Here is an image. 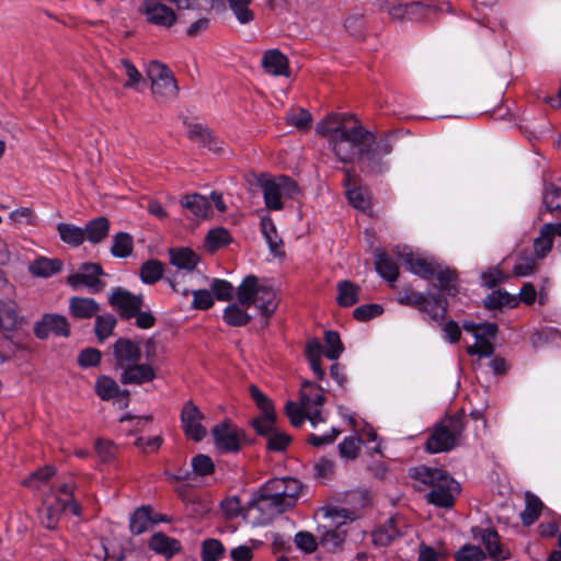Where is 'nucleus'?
Segmentation results:
<instances>
[{
    "instance_id": "c756f323",
    "label": "nucleus",
    "mask_w": 561,
    "mask_h": 561,
    "mask_svg": "<svg viewBox=\"0 0 561 561\" xmlns=\"http://www.w3.org/2000/svg\"><path fill=\"white\" fill-rule=\"evenodd\" d=\"M149 547L151 550L164 556L165 558H171L181 550L180 541L168 537L163 533L152 535L149 541Z\"/></svg>"
},
{
    "instance_id": "f257e3e1",
    "label": "nucleus",
    "mask_w": 561,
    "mask_h": 561,
    "mask_svg": "<svg viewBox=\"0 0 561 561\" xmlns=\"http://www.w3.org/2000/svg\"><path fill=\"white\" fill-rule=\"evenodd\" d=\"M319 135L329 139L337 159L343 163L358 159L359 169L368 174H381L387 164L383 158L393 150L394 136L383 133L376 137L353 115L333 113L317 124Z\"/></svg>"
},
{
    "instance_id": "f8f14e48",
    "label": "nucleus",
    "mask_w": 561,
    "mask_h": 561,
    "mask_svg": "<svg viewBox=\"0 0 561 561\" xmlns=\"http://www.w3.org/2000/svg\"><path fill=\"white\" fill-rule=\"evenodd\" d=\"M181 426L185 436L194 442H201L206 436L202 421L204 414L192 400L184 403L181 410Z\"/></svg>"
},
{
    "instance_id": "69168bd1",
    "label": "nucleus",
    "mask_w": 561,
    "mask_h": 561,
    "mask_svg": "<svg viewBox=\"0 0 561 561\" xmlns=\"http://www.w3.org/2000/svg\"><path fill=\"white\" fill-rule=\"evenodd\" d=\"M294 542L296 547L307 553H312L318 548L316 537L309 531H299L295 535Z\"/></svg>"
},
{
    "instance_id": "c85d7f7f",
    "label": "nucleus",
    "mask_w": 561,
    "mask_h": 561,
    "mask_svg": "<svg viewBox=\"0 0 561 561\" xmlns=\"http://www.w3.org/2000/svg\"><path fill=\"white\" fill-rule=\"evenodd\" d=\"M554 236L552 233V224H545L540 227L539 236L534 239V255L538 260L545 259L551 252Z\"/></svg>"
},
{
    "instance_id": "a18cd8bd",
    "label": "nucleus",
    "mask_w": 561,
    "mask_h": 561,
    "mask_svg": "<svg viewBox=\"0 0 561 561\" xmlns=\"http://www.w3.org/2000/svg\"><path fill=\"white\" fill-rule=\"evenodd\" d=\"M57 231L60 239L72 247H79L84 241V229L75 225L60 222L57 226Z\"/></svg>"
},
{
    "instance_id": "a211bd4d",
    "label": "nucleus",
    "mask_w": 561,
    "mask_h": 561,
    "mask_svg": "<svg viewBox=\"0 0 561 561\" xmlns=\"http://www.w3.org/2000/svg\"><path fill=\"white\" fill-rule=\"evenodd\" d=\"M150 88L157 101L173 99L178 94V82L172 72H147Z\"/></svg>"
},
{
    "instance_id": "2eb2a0df",
    "label": "nucleus",
    "mask_w": 561,
    "mask_h": 561,
    "mask_svg": "<svg viewBox=\"0 0 561 561\" xmlns=\"http://www.w3.org/2000/svg\"><path fill=\"white\" fill-rule=\"evenodd\" d=\"M472 536L474 539L481 540L485 548L486 557L493 561L510 559L511 553L508 549L502 545L497 531L493 528L474 527L472 528Z\"/></svg>"
},
{
    "instance_id": "423d86ee",
    "label": "nucleus",
    "mask_w": 561,
    "mask_h": 561,
    "mask_svg": "<svg viewBox=\"0 0 561 561\" xmlns=\"http://www.w3.org/2000/svg\"><path fill=\"white\" fill-rule=\"evenodd\" d=\"M261 489L285 513L296 505L302 484L299 480L290 477L274 478L265 482Z\"/></svg>"
},
{
    "instance_id": "3c124183",
    "label": "nucleus",
    "mask_w": 561,
    "mask_h": 561,
    "mask_svg": "<svg viewBox=\"0 0 561 561\" xmlns=\"http://www.w3.org/2000/svg\"><path fill=\"white\" fill-rule=\"evenodd\" d=\"M325 350L324 355L331 360L337 359L344 347L341 342L340 335L335 331H327L324 334Z\"/></svg>"
},
{
    "instance_id": "39448f33",
    "label": "nucleus",
    "mask_w": 561,
    "mask_h": 561,
    "mask_svg": "<svg viewBox=\"0 0 561 561\" xmlns=\"http://www.w3.org/2000/svg\"><path fill=\"white\" fill-rule=\"evenodd\" d=\"M259 184L263 191L265 205L272 210H280L283 208V197L293 198L299 193L297 183L286 175L275 178L261 175Z\"/></svg>"
},
{
    "instance_id": "09e8293b",
    "label": "nucleus",
    "mask_w": 561,
    "mask_h": 561,
    "mask_svg": "<svg viewBox=\"0 0 561 561\" xmlns=\"http://www.w3.org/2000/svg\"><path fill=\"white\" fill-rule=\"evenodd\" d=\"M95 392L102 400H110L119 393V387L113 378L101 376L96 379Z\"/></svg>"
},
{
    "instance_id": "603ef678",
    "label": "nucleus",
    "mask_w": 561,
    "mask_h": 561,
    "mask_svg": "<svg viewBox=\"0 0 561 561\" xmlns=\"http://www.w3.org/2000/svg\"><path fill=\"white\" fill-rule=\"evenodd\" d=\"M425 294L414 290L412 287H407L398 293L397 301L401 306L419 309L424 302Z\"/></svg>"
},
{
    "instance_id": "de8ad7c7",
    "label": "nucleus",
    "mask_w": 561,
    "mask_h": 561,
    "mask_svg": "<svg viewBox=\"0 0 561 561\" xmlns=\"http://www.w3.org/2000/svg\"><path fill=\"white\" fill-rule=\"evenodd\" d=\"M230 242V233L226 228L218 227L208 231L205 238L206 248L214 252Z\"/></svg>"
},
{
    "instance_id": "0e129e2a",
    "label": "nucleus",
    "mask_w": 561,
    "mask_h": 561,
    "mask_svg": "<svg viewBox=\"0 0 561 561\" xmlns=\"http://www.w3.org/2000/svg\"><path fill=\"white\" fill-rule=\"evenodd\" d=\"M190 294L193 295L192 306L194 309L208 310L213 307L214 297L209 290L190 288Z\"/></svg>"
},
{
    "instance_id": "bb28decb",
    "label": "nucleus",
    "mask_w": 561,
    "mask_h": 561,
    "mask_svg": "<svg viewBox=\"0 0 561 561\" xmlns=\"http://www.w3.org/2000/svg\"><path fill=\"white\" fill-rule=\"evenodd\" d=\"M261 231L268 244L270 251L275 256H284V243L271 217H263L261 219Z\"/></svg>"
},
{
    "instance_id": "e433bc0d",
    "label": "nucleus",
    "mask_w": 561,
    "mask_h": 561,
    "mask_svg": "<svg viewBox=\"0 0 561 561\" xmlns=\"http://www.w3.org/2000/svg\"><path fill=\"white\" fill-rule=\"evenodd\" d=\"M300 401L304 409L310 405L321 407L324 403L323 390L311 381H304L300 389Z\"/></svg>"
},
{
    "instance_id": "774afa93",
    "label": "nucleus",
    "mask_w": 561,
    "mask_h": 561,
    "mask_svg": "<svg viewBox=\"0 0 561 561\" xmlns=\"http://www.w3.org/2000/svg\"><path fill=\"white\" fill-rule=\"evenodd\" d=\"M101 362V352L93 347L84 348L78 356V364L83 367H94Z\"/></svg>"
},
{
    "instance_id": "6e6d98bb",
    "label": "nucleus",
    "mask_w": 561,
    "mask_h": 561,
    "mask_svg": "<svg viewBox=\"0 0 561 561\" xmlns=\"http://www.w3.org/2000/svg\"><path fill=\"white\" fill-rule=\"evenodd\" d=\"M224 546L217 539H206L202 546L203 561H217L224 554Z\"/></svg>"
},
{
    "instance_id": "393cba45",
    "label": "nucleus",
    "mask_w": 561,
    "mask_h": 561,
    "mask_svg": "<svg viewBox=\"0 0 561 561\" xmlns=\"http://www.w3.org/2000/svg\"><path fill=\"white\" fill-rule=\"evenodd\" d=\"M433 278H436L438 284L436 287L447 294L448 296H455L458 293V274L455 270L443 264L437 265L433 271Z\"/></svg>"
},
{
    "instance_id": "aec40b11",
    "label": "nucleus",
    "mask_w": 561,
    "mask_h": 561,
    "mask_svg": "<svg viewBox=\"0 0 561 561\" xmlns=\"http://www.w3.org/2000/svg\"><path fill=\"white\" fill-rule=\"evenodd\" d=\"M343 185L346 188V195L350 203L363 211L370 207L368 193L362 187H357L358 176L353 169H343Z\"/></svg>"
},
{
    "instance_id": "338daca9",
    "label": "nucleus",
    "mask_w": 561,
    "mask_h": 561,
    "mask_svg": "<svg viewBox=\"0 0 561 561\" xmlns=\"http://www.w3.org/2000/svg\"><path fill=\"white\" fill-rule=\"evenodd\" d=\"M314 477L318 480L327 481L334 474V462L327 458H320L313 465Z\"/></svg>"
},
{
    "instance_id": "5701e85b",
    "label": "nucleus",
    "mask_w": 561,
    "mask_h": 561,
    "mask_svg": "<svg viewBox=\"0 0 561 561\" xmlns=\"http://www.w3.org/2000/svg\"><path fill=\"white\" fill-rule=\"evenodd\" d=\"M398 256L411 273L426 280L433 279V271L437 267V262L428 261L411 252H398Z\"/></svg>"
},
{
    "instance_id": "2f4dec72",
    "label": "nucleus",
    "mask_w": 561,
    "mask_h": 561,
    "mask_svg": "<svg viewBox=\"0 0 561 561\" xmlns=\"http://www.w3.org/2000/svg\"><path fill=\"white\" fill-rule=\"evenodd\" d=\"M110 231V221L106 217H98L90 220L84 228V238L91 243H100L107 236Z\"/></svg>"
},
{
    "instance_id": "c03bdc74",
    "label": "nucleus",
    "mask_w": 561,
    "mask_h": 561,
    "mask_svg": "<svg viewBox=\"0 0 561 561\" xmlns=\"http://www.w3.org/2000/svg\"><path fill=\"white\" fill-rule=\"evenodd\" d=\"M285 121L287 125L293 126L300 131H307L311 127L312 116L307 110L296 107L291 108L286 114Z\"/></svg>"
},
{
    "instance_id": "4d7b16f0",
    "label": "nucleus",
    "mask_w": 561,
    "mask_h": 561,
    "mask_svg": "<svg viewBox=\"0 0 561 561\" xmlns=\"http://www.w3.org/2000/svg\"><path fill=\"white\" fill-rule=\"evenodd\" d=\"M515 302V298L506 291H492L484 299V307L489 310L500 309L503 306H510Z\"/></svg>"
},
{
    "instance_id": "1a4fd4ad",
    "label": "nucleus",
    "mask_w": 561,
    "mask_h": 561,
    "mask_svg": "<svg viewBox=\"0 0 561 561\" xmlns=\"http://www.w3.org/2000/svg\"><path fill=\"white\" fill-rule=\"evenodd\" d=\"M280 514L283 512L277 504L260 489L249 503L244 513V519L253 526H264L273 522Z\"/></svg>"
},
{
    "instance_id": "e2e57ef3",
    "label": "nucleus",
    "mask_w": 561,
    "mask_h": 561,
    "mask_svg": "<svg viewBox=\"0 0 561 561\" xmlns=\"http://www.w3.org/2000/svg\"><path fill=\"white\" fill-rule=\"evenodd\" d=\"M383 308L378 304L362 305L354 309L353 316L356 320L365 322L382 314Z\"/></svg>"
},
{
    "instance_id": "6e6552de",
    "label": "nucleus",
    "mask_w": 561,
    "mask_h": 561,
    "mask_svg": "<svg viewBox=\"0 0 561 561\" xmlns=\"http://www.w3.org/2000/svg\"><path fill=\"white\" fill-rule=\"evenodd\" d=\"M27 324L28 321L26 317L22 313L21 308L14 300L0 299V331L14 346H21L15 339L24 331Z\"/></svg>"
},
{
    "instance_id": "b1692460",
    "label": "nucleus",
    "mask_w": 561,
    "mask_h": 561,
    "mask_svg": "<svg viewBox=\"0 0 561 561\" xmlns=\"http://www.w3.org/2000/svg\"><path fill=\"white\" fill-rule=\"evenodd\" d=\"M401 519L398 517H390L385 524L378 527L371 535L373 542L379 547L389 546L396 538L402 535L399 525Z\"/></svg>"
},
{
    "instance_id": "20e7f679",
    "label": "nucleus",
    "mask_w": 561,
    "mask_h": 561,
    "mask_svg": "<svg viewBox=\"0 0 561 561\" xmlns=\"http://www.w3.org/2000/svg\"><path fill=\"white\" fill-rule=\"evenodd\" d=\"M466 428V414L458 411L446 415L435 424L425 443V450L430 454L445 453L460 445Z\"/></svg>"
},
{
    "instance_id": "680f3d73",
    "label": "nucleus",
    "mask_w": 561,
    "mask_h": 561,
    "mask_svg": "<svg viewBox=\"0 0 561 561\" xmlns=\"http://www.w3.org/2000/svg\"><path fill=\"white\" fill-rule=\"evenodd\" d=\"M360 439L357 437H346L339 444V453L342 458L353 460L358 456L360 449Z\"/></svg>"
},
{
    "instance_id": "f03ea898",
    "label": "nucleus",
    "mask_w": 561,
    "mask_h": 561,
    "mask_svg": "<svg viewBox=\"0 0 561 561\" xmlns=\"http://www.w3.org/2000/svg\"><path fill=\"white\" fill-rule=\"evenodd\" d=\"M239 304H231L224 310V321L231 327H244L252 317L245 308L254 305L260 313L270 318L277 309V298L275 290L263 283L254 275H248L243 278L236 290Z\"/></svg>"
},
{
    "instance_id": "052dcab7",
    "label": "nucleus",
    "mask_w": 561,
    "mask_h": 561,
    "mask_svg": "<svg viewBox=\"0 0 561 561\" xmlns=\"http://www.w3.org/2000/svg\"><path fill=\"white\" fill-rule=\"evenodd\" d=\"M542 198L549 211L561 210V187L549 184L545 188Z\"/></svg>"
},
{
    "instance_id": "79ce46f5",
    "label": "nucleus",
    "mask_w": 561,
    "mask_h": 561,
    "mask_svg": "<svg viewBox=\"0 0 561 561\" xmlns=\"http://www.w3.org/2000/svg\"><path fill=\"white\" fill-rule=\"evenodd\" d=\"M408 20L431 22L440 9L422 2L408 3Z\"/></svg>"
},
{
    "instance_id": "ea45409f",
    "label": "nucleus",
    "mask_w": 561,
    "mask_h": 561,
    "mask_svg": "<svg viewBox=\"0 0 561 561\" xmlns=\"http://www.w3.org/2000/svg\"><path fill=\"white\" fill-rule=\"evenodd\" d=\"M376 271L388 282L397 280L399 276V267L397 263L386 253L379 252L376 259Z\"/></svg>"
},
{
    "instance_id": "58836bf2",
    "label": "nucleus",
    "mask_w": 561,
    "mask_h": 561,
    "mask_svg": "<svg viewBox=\"0 0 561 561\" xmlns=\"http://www.w3.org/2000/svg\"><path fill=\"white\" fill-rule=\"evenodd\" d=\"M163 264L156 259L144 262L139 268V277L147 285L156 284L163 277Z\"/></svg>"
},
{
    "instance_id": "9b49d317",
    "label": "nucleus",
    "mask_w": 561,
    "mask_h": 561,
    "mask_svg": "<svg viewBox=\"0 0 561 561\" xmlns=\"http://www.w3.org/2000/svg\"><path fill=\"white\" fill-rule=\"evenodd\" d=\"M108 304L124 320L134 318L144 307L142 295H135L122 287H116L108 297Z\"/></svg>"
},
{
    "instance_id": "412c9836",
    "label": "nucleus",
    "mask_w": 561,
    "mask_h": 561,
    "mask_svg": "<svg viewBox=\"0 0 561 561\" xmlns=\"http://www.w3.org/2000/svg\"><path fill=\"white\" fill-rule=\"evenodd\" d=\"M157 377L156 369L149 363L136 362L122 369L119 381L123 385H144L151 382Z\"/></svg>"
},
{
    "instance_id": "8fccbe9b",
    "label": "nucleus",
    "mask_w": 561,
    "mask_h": 561,
    "mask_svg": "<svg viewBox=\"0 0 561 561\" xmlns=\"http://www.w3.org/2000/svg\"><path fill=\"white\" fill-rule=\"evenodd\" d=\"M275 422H276L275 412H271V413L262 412V415H260L259 417H256L252 421V425H253L255 432L260 436H263L266 438L267 436H270L273 432H275L277 430V427L275 426Z\"/></svg>"
},
{
    "instance_id": "bf43d9fd",
    "label": "nucleus",
    "mask_w": 561,
    "mask_h": 561,
    "mask_svg": "<svg viewBox=\"0 0 561 561\" xmlns=\"http://www.w3.org/2000/svg\"><path fill=\"white\" fill-rule=\"evenodd\" d=\"M210 289L220 301H230L233 298L234 288L228 280L216 278L211 282Z\"/></svg>"
},
{
    "instance_id": "473e14b6",
    "label": "nucleus",
    "mask_w": 561,
    "mask_h": 561,
    "mask_svg": "<svg viewBox=\"0 0 561 561\" xmlns=\"http://www.w3.org/2000/svg\"><path fill=\"white\" fill-rule=\"evenodd\" d=\"M542 508L543 503L541 500L530 491H526L525 510L520 513L522 523L525 526L533 525L540 516Z\"/></svg>"
},
{
    "instance_id": "dca6fc26",
    "label": "nucleus",
    "mask_w": 561,
    "mask_h": 561,
    "mask_svg": "<svg viewBox=\"0 0 561 561\" xmlns=\"http://www.w3.org/2000/svg\"><path fill=\"white\" fill-rule=\"evenodd\" d=\"M146 20L158 26L171 27L176 22V14L160 0H145L141 7Z\"/></svg>"
},
{
    "instance_id": "9d476101",
    "label": "nucleus",
    "mask_w": 561,
    "mask_h": 561,
    "mask_svg": "<svg viewBox=\"0 0 561 561\" xmlns=\"http://www.w3.org/2000/svg\"><path fill=\"white\" fill-rule=\"evenodd\" d=\"M215 446L220 453H237L245 439L244 432L230 423H220L213 427Z\"/></svg>"
},
{
    "instance_id": "37998d69",
    "label": "nucleus",
    "mask_w": 561,
    "mask_h": 561,
    "mask_svg": "<svg viewBox=\"0 0 561 561\" xmlns=\"http://www.w3.org/2000/svg\"><path fill=\"white\" fill-rule=\"evenodd\" d=\"M134 250L133 237L127 232H117L113 236L111 254L115 257H127Z\"/></svg>"
},
{
    "instance_id": "72a5a7b5",
    "label": "nucleus",
    "mask_w": 561,
    "mask_h": 561,
    "mask_svg": "<svg viewBox=\"0 0 561 561\" xmlns=\"http://www.w3.org/2000/svg\"><path fill=\"white\" fill-rule=\"evenodd\" d=\"M186 126V133L191 140L197 142L202 147H207L209 150L217 151L219 147L211 146L213 135L211 131L198 123H184Z\"/></svg>"
},
{
    "instance_id": "a19ab883",
    "label": "nucleus",
    "mask_w": 561,
    "mask_h": 561,
    "mask_svg": "<svg viewBox=\"0 0 561 561\" xmlns=\"http://www.w3.org/2000/svg\"><path fill=\"white\" fill-rule=\"evenodd\" d=\"M56 473V469L53 466H45L37 469L36 471L28 474L22 482V484L28 489L41 490L48 483L51 477Z\"/></svg>"
},
{
    "instance_id": "f704fd0d",
    "label": "nucleus",
    "mask_w": 561,
    "mask_h": 561,
    "mask_svg": "<svg viewBox=\"0 0 561 561\" xmlns=\"http://www.w3.org/2000/svg\"><path fill=\"white\" fill-rule=\"evenodd\" d=\"M261 66L272 70H288L293 64L279 49H268L263 54ZM294 67L300 68L301 66L294 65Z\"/></svg>"
},
{
    "instance_id": "7ed1b4c3",
    "label": "nucleus",
    "mask_w": 561,
    "mask_h": 561,
    "mask_svg": "<svg viewBox=\"0 0 561 561\" xmlns=\"http://www.w3.org/2000/svg\"><path fill=\"white\" fill-rule=\"evenodd\" d=\"M409 477L431 486V491L426 494V500L438 507H453L456 496L460 493L459 483L447 471L439 468L427 466L413 467L409 470Z\"/></svg>"
},
{
    "instance_id": "13d9d810",
    "label": "nucleus",
    "mask_w": 561,
    "mask_h": 561,
    "mask_svg": "<svg viewBox=\"0 0 561 561\" xmlns=\"http://www.w3.org/2000/svg\"><path fill=\"white\" fill-rule=\"evenodd\" d=\"M537 260L536 257L520 256L513 267V275L525 277L535 274L538 270Z\"/></svg>"
},
{
    "instance_id": "4c0bfd02",
    "label": "nucleus",
    "mask_w": 561,
    "mask_h": 561,
    "mask_svg": "<svg viewBox=\"0 0 561 561\" xmlns=\"http://www.w3.org/2000/svg\"><path fill=\"white\" fill-rule=\"evenodd\" d=\"M150 511V506H141L134 512L129 519V529L134 535L147 531L151 524L157 523L151 518Z\"/></svg>"
},
{
    "instance_id": "4be33fe9",
    "label": "nucleus",
    "mask_w": 561,
    "mask_h": 561,
    "mask_svg": "<svg viewBox=\"0 0 561 561\" xmlns=\"http://www.w3.org/2000/svg\"><path fill=\"white\" fill-rule=\"evenodd\" d=\"M417 310L431 322L443 325L447 316V300L440 294H425L424 302Z\"/></svg>"
},
{
    "instance_id": "49530a36",
    "label": "nucleus",
    "mask_w": 561,
    "mask_h": 561,
    "mask_svg": "<svg viewBox=\"0 0 561 561\" xmlns=\"http://www.w3.org/2000/svg\"><path fill=\"white\" fill-rule=\"evenodd\" d=\"M116 318L111 314H102L95 317L94 332L100 342L105 341L113 334V330L116 325Z\"/></svg>"
},
{
    "instance_id": "4468645a",
    "label": "nucleus",
    "mask_w": 561,
    "mask_h": 561,
    "mask_svg": "<svg viewBox=\"0 0 561 561\" xmlns=\"http://www.w3.org/2000/svg\"><path fill=\"white\" fill-rule=\"evenodd\" d=\"M34 334L39 340H46L49 334L68 337L70 324L68 319L58 313H45L34 325Z\"/></svg>"
},
{
    "instance_id": "f3484780",
    "label": "nucleus",
    "mask_w": 561,
    "mask_h": 561,
    "mask_svg": "<svg viewBox=\"0 0 561 561\" xmlns=\"http://www.w3.org/2000/svg\"><path fill=\"white\" fill-rule=\"evenodd\" d=\"M115 366L124 369L125 367L139 362L141 358V350L137 342L119 337L112 346Z\"/></svg>"
},
{
    "instance_id": "a878e982",
    "label": "nucleus",
    "mask_w": 561,
    "mask_h": 561,
    "mask_svg": "<svg viewBox=\"0 0 561 561\" xmlns=\"http://www.w3.org/2000/svg\"><path fill=\"white\" fill-rule=\"evenodd\" d=\"M100 311L99 304L93 298L71 297L69 312L77 319H91Z\"/></svg>"
},
{
    "instance_id": "6ab92c4d",
    "label": "nucleus",
    "mask_w": 561,
    "mask_h": 561,
    "mask_svg": "<svg viewBox=\"0 0 561 561\" xmlns=\"http://www.w3.org/2000/svg\"><path fill=\"white\" fill-rule=\"evenodd\" d=\"M67 508V502L62 501L55 493L47 494L43 500L39 510V518L42 525L47 529H55L62 512Z\"/></svg>"
},
{
    "instance_id": "5fc2aeb1",
    "label": "nucleus",
    "mask_w": 561,
    "mask_h": 561,
    "mask_svg": "<svg viewBox=\"0 0 561 561\" xmlns=\"http://www.w3.org/2000/svg\"><path fill=\"white\" fill-rule=\"evenodd\" d=\"M486 559V553L478 546L463 545L456 553V561H483Z\"/></svg>"
},
{
    "instance_id": "ddd939ff",
    "label": "nucleus",
    "mask_w": 561,
    "mask_h": 561,
    "mask_svg": "<svg viewBox=\"0 0 561 561\" xmlns=\"http://www.w3.org/2000/svg\"><path fill=\"white\" fill-rule=\"evenodd\" d=\"M104 274L103 268L98 263H83L79 271L68 276V284L73 288L79 286L88 287L92 293L103 290L105 284L100 279Z\"/></svg>"
},
{
    "instance_id": "864d4df0",
    "label": "nucleus",
    "mask_w": 561,
    "mask_h": 561,
    "mask_svg": "<svg viewBox=\"0 0 561 561\" xmlns=\"http://www.w3.org/2000/svg\"><path fill=\"white\" fill-rule=\"evenodd\" d=\"M291 442V436L278 428L266 437V448L270 451L282 453Z\"/></svg>"
},
{
    "instance_id": "7c9ffc66",
    "label": "nucleus",
    "mask_w": 561,
    "mask_h": 561,
    "mask_svg": "<svg viewBox=\"0 0 561 561\" xmlns=\"http://www.w3.org/2000/svg\"><path fill=\"white\" fill-rule=\"evenodd\" d=\"M62 268V262L58 259L38 257L30 264V272L37 277H50L59 273Z\"/></svg>"
},
{
    "instance_id": "0eeeda50",
    "label": "nucleus",
    "mask_w": 561,
    "mask_h": 561,
    "mask_svg": "<svg viewBox=\"0 0 561 561\" xmlns=\"http://www.w3.org/2000/svg\"><path fill=\"white\" fill-rule=\"evenodd\" d=\"M170 263L178 268L173 274L167 277V282L172 289L183 296L190 294V288L183 285L184 278L192 273L199 262V256L188 248L170 249Z\"/></svg>"
},
{
    "instance_id": "c9c22d12",
    "label": "nucleus",
    "mask_w": 561,
    "mask_h": 561,
    "mask_svg": "<svg viewBox=\"0 0 561 561\" xmlns=\"http://www.w3.org/2000/svg\"><path fill=\"white\" fill-rule=\"evenodd\" d=\"M336 302L341 307H351L359 300V287L351 280L344 279L336 285Z\"/></svg>"
},
{
    "instance_id": "cd10ccee",
    "label": "nucleus",
    "mask_w": 561,
    "mask_h": 561,
    "mask_svg": "<svg viewBox=\"0 0 561 561\" xmlns=\"http://www.w3.org/2000/svg\"><path fill=\"white\" fill-rule=\"evenodd\" d=\"M183 208L190 210L194 216L198 218H207L211 211V206L207 197L194 193L183 196L180 201Z\"/></svg>"
}]
</instances>
